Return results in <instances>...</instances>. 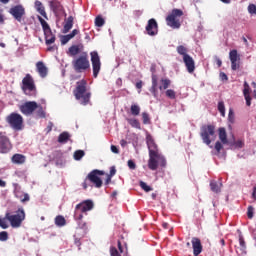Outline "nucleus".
I'll list each match as a JSON object with an SVG mask.
<instances>
[{"label":"nucleus","instance_id":"f257e3e1","mask_svg":"<svg viewBox=\"0 0 256 256\" xmlns=\"http://www.w3.org/2000/svg\"><path fill=\"white\" fill-rule=\"evenodd\" d=\"M146 143L149 151L148 169H150V171H157L159 165L160 167H165V165H167V160H165V157L159 153V148L157 147L153 136L147 135Z\"/></svg>","mask_w":256,"mask_h":256},{"label":"nucleus","instance_id":"f03ea898","mask_svg":"<svg viewBox=\"0 0 256 256\" xmlns=\"http://www.w3.org/2000/svg\"><path fill=\"white\" fill-rule=\"evenodd\" d=\"M94 207L92 200H84L75 206L74 219L78 222L80 229H87V223L83 222V214L87 215V212L92 211Z\"/></svg>","mask_w":256,"mask_h":256},{"label":"nucleus","instance_id":"7ed1b4c3","mask_svg":"<svg viewBox=\"0 0 256 256\" xmlns=\"http://www.w3.org/2000/svg\"><path fill=\"white\" fill-rule=\"evenodd\" d=\"M105 175V171L103 170H92L84 179L82 183V187L84 191H87L89 187H95L96 189H101L103 187V180L101 176Z\"/></svg>","mask_w":256,"mask_h":256},{"label":"nucleus","instance_id":"20e7f679","mask_svg":"<svg viewBox=\"0 0 256 256\" xmlns=\"http://www.w3.org/2000/svg\"><path fill=\"white\" fill-rule=\"evenodd\" d=\"M73 95L81 105H89L91 101V92L87 91V80L82 79L76 82V88L73 90Z\"/></svg>","mask_w":256,"mask_h":256},{"label":"nucleus","instance_id":"39448f33","mask_svg":"<svg viewBox=\"0 0 256 256\" xmlns=\"http://www.w3.org/2000/svg\"><path fill=\"white\" fill-rule=\"evenodd\" d=\"M73 69L76 73H85L88 69H91V63L89 62V56L87 53L76 57L72 61Z\"/></svg>","mask_w":256,"mask_h":256},{"label":"nucleus","instance_id":"423d86ee","mask_svg":"<svg viewBox=\"0 0 256 256\" xmlns=\"http://www.w3.org/2000/svg\"><path fill=\"white\" fill-rule=\"evenodd\" d=\"M200 137L205 145H211L215 141L217 135L215 134V125L204 124L200 127Z\"/></svg>","mask_w":256,"mask_h":256},{"label":"nucleus","instance_id":"0eeeda50","mask_svg":"<svg viewBox=\"0 0 256 256\" xmlns=\"http://www.w3.org/2000/svg\"><path fill=\"white\" fill-rule=\"evenodd\" d=\"M5 219L9 221L13 229H19L23 224V221H25V210H23V208H19L15 214L8 212L5 214Z\"/></svg>","mask_w":256,"mask_h":256},{"label":"nucleus","instance_id":"6e6552de","mask_svg":"<svg viewBox=\"0 0 256 256\" xmlns=\"http://www.w3.org/2000/svg\"><path fill=\"white\" fill-rule=\"evenodd\" d=\"M22 91L28 97H35V95H37V86L31 74H26L22 79Z\"/></svg>","mask_w":256,"mask_h":256},{"label":"nucleus","instance_id":"1a4fd4ad","mask_svg":"<svg viewBox=\"0 0 256 256\" xmlns=\"http://www.w3.org/2000/svg\"><path fill=\"white\" fill-rule=\"evenodd\" d=\"M177 17H183V10L173 9L172 12L166 17V23L168 27L172 29H179L181 27V22Z\"/></svg>","mask_w":256,"mask_h":256},{"label":"nucleus","instance_id":"9d476101","mask_svg":"<svg viewBox=\"0 0 256 256\" xmlns=\"http://www.w3.org/2000/svg\"><path fill=\"white\" fill-rule=\"evenodd\" d=\"M6 121L14 131H22L23 116H21V114L12 112L7 116Z\"/></svg>","mask_w":256,"mask_h":256},{"label":"nucleus","instance_id":"9b49d317","mask_svg":"<svg viewBox=\"0 0 256 256\" xmlns=\"http://www.w3.org/2000/svg\"><path fill=\"white\" fill-rule=\"evenodd\" d=\"M90 61L92 64L93 78L97 79L99 77V73H101V57H99L98 51L90 52Z\"/></svg>","mask_w":256,"mask_h":256},{"label":"nucleus","instance_id":"f8f14e48","mask_svg":"<svg viewBox=\"0 0 256 256\" xmlns=\"http://www.w3.org/2000/svg\"><path fill=\"white\" fill-rule=\"evenodd\" d=\"M37 107H39V104H37V102L28 101L20 105L19 109L23 115L29 116V115H33V113L37 111Z\"/></svg>","mask_w":256,"mask_h":256},{"label":"nucleus","instance_id":"ddd939ff","mask_svg":"<svg viewBox=\"0 0 256 256\" xmlns=\"http://www.w3.org/2000/svg\"><path fill=\"white\" fill-rule=\"evenodd\" d=\"M13 146L11 145V140L5 135V133L0 132V153H9Z\"/></svg>","mask_w":256,"mask_h":256},{"label":"nucleus","instance_id":"4468645a","mask_svg":"<svg viewBox=\"0 0 256 256\" xmlns=\"http://www.w3.org/2000/svg\"><path fill=\"white\" fill-rule=\"evenodd\" d=\"M9 13L16 19V21L21 23L23 16L25 15V8L22 5H16L10 8Z\"/></svg>","mask_w":256,"mask_h":256},{"label":"nucleus","instance_id":"2eb2a0df","mask_svg":"<svg viewBox=\"0 0 256 256\" xmlns=\"http://www.w3.org/2000/svg\"><path fill=\"white\" fill-rule=\"evenodd\" d=\"M146 33L150 37H155L157 33H159V24H157V20L155 18H151L148 20L146 25Z\"/></svg>","mask_w":256,"mask_h":256},{"label":"nucleus","instance_id":"dca6fc26","mask_svg":"<svg viewBox=\"0 0 256 256\" xmlns=\"http://www.w3.org/2000/svg\"><path fill=\"white\" fill-rule=\"evenodd\" d=\"M229 59L231 61V69L232 71H237V69H239L240 65H239V54L237 53V50H231L229 52Z\"/></svg>","mask_w":256,"mask_h":256},{"label":"nucleus","instance_id":"f3484780","mask_svg":"<svg viewBox=\"0 0 256 256\" xmlns=\"http://www.w3.org/2000/svg\"><path fill=\"white\" fill-rule=\"evenodd\" d=\"M192 247L194 256L201 255L203 251V245H201V240L197 237L192 238Z\"/></svg>","mask_w":256,"mask_h":256},{"label":"nucleus","instance_id":"a211bd4d","mask_svg":"<svg viewBox=\"0 0 256 256\" xmlns=\"http://www.w3.org/2000/svg\"><path fill=\"white\" fill-rule=\"evenodd\" d=\"M183 62L186 66L188 73H194L195 71V60L190 55L183 58Z\"/></svg>","mask_w":256,"mask_h":256},{"label":"nucleus","instance_id":"6ab92c4d","mask_svg":"<svg viewBox=\"0 0 256 256\" xmlns=\"http://www.w3.org/2000/svg\"><path fill=\"white\" fill-rule=\"evenodd\" d=\"M81 51H83L82 44L72 45L68 48L67 55L69 57H77V55H79V53H81Z\"/></svg>","mask_w":256,"mask_h":256},{"label":"nucleus","instance_id":"aec40b11","mask_svg":"<svg viewBox=\"0 0 256 256\" xmlns=\"http://www.w3.org/2000/svg\"><path fill=\"white\" fill-rule=\"evenodd\" d=\"M49 5L51 11H53L55 15L63 13V5H61V2H59L58 0L49 1Z\"/></svg>","mask_w":256,"mask_h":256},{"label":"nucleus","instance_id":"412c9836","mask_svg":"<svg viewBox=\"0 0 256 256\" xmlns=\"http://www.w3.org/2000/svg\"><path fill=\"white\" fill-rule=\"evenodd\" d=\"M36 69L42 79H45V77H47L48 70L47 66H45V63H43L42 61L37 62Z\"/></svg>","mask_w":256,"mask_h":256},{"label":"nucleus","instance_id":"4be33fe9","mask_svg":"<svg viewBox=\"0 0 256 256\" xmlns=\"http://www.w3.org/2000/svg\"><path fill=\"white\" fill-rule=\"evenodd\" d=\"M157 85H158L157 75L153 74L152 75V86L149 89V91H150V93H152L154 99H157V97H159V91L157 90Z\"/></svg>","mask_w":256,"mask_h":256},{"label":"nucleus","instance_id":"5701e85b","mask_svg":"<svg viewBox=\"0 0 256 256\" xmlns=\"http://www.w3.org/2000/svg\"><path fill=\"white\" fill-rule=\"evenodd\" d=\"M35 9L42 17H44V19H47V12L45 11V6H43L41 1H35Z\"/></svg>","mask_w":256,"mask_h":256},{"label":"nucleus","instance_id":"b1692460","mask_svg":"<svg viewBox=\"0 0 256 256\" xmlns=\"http://www.w3.org/2000/svg\"><path fill=\"white\" fill-rule=\"evenodd\" d=\"M218 137L223 145L229 144V140L227 139V130H225V128L218 129Z\"/></svg>","mask_w":256,"mask_h":256},{"label":"nucleus","instance_id":"393cba45","mask_svg":"<svg viewBox=\"0 0 256 256\" xmlns=\"http://www.w3.org/2000/svg\"><path fill=\"white\" fill-rule=\"evenodd\" d=\"M26 157L23 154H14L11 158L12 163L15 165H23L26 161Z\"/></svg>","mask_w":256,"mask_h":256},{"label":"nucleus","instance_id":"a878e982","mask_svg":"<svg viewBox=\"0 0 256 256\" xmlns=\"http://www.w3.org/2000/svg\"><path fill=\"white\" fill-rule=\"evenodd\" d=\"M44 35L46 45H53V43H55L56 37L51 30H48V32H44Z\"/></svg>","mask_w":256,"mask_h":256},{"label":"nucleus","instance_id":"bb28decb","mask_svg":"<svg viewBox=\"0 0 256 256\" xmlns=\"http://www.w3.org/2000/svg\"><path fill=\"white\" fill-rule=\"evenodd\" d=\"M73 21H74L73 16H69L66 19V22L63 27V33H69V31H71V29H73Z\"/></svg>","mask_w":256,"mask_h":256},{"label":"nucleus","instance_id":"cd10ccee","mask_svg":"<svg viewBox=\"0 0 256 256\" xmlns=\"http://www.w3.org/2000/svg\"><path fill=\"white\" fill-rule=\"evenodd\" d=\"M160 86L158 87V89L160 91H165L167 89H169V87H171V80L169 78H162L160 80Z\"/></svg>","mask_w":256,"mask_h":256},{"label":"nucleus","instance_id":"c85d7f7f","mask_svg":"<svg viewBox=\"0 0 256 256\" xmlns=\"http://www.w3.org/2000/svg\"><path fill=\"white\" fill-rule=\"evenodd\" d=\"M221 187H223V183H217V181L210 182V189L213 193H221Z\"/></svg>","mask_w":256,"mask_h":256},{"label":"nucleus","instance_id":"c756f323","mask_svg":"<svg viewBox=\"0 0 256 256\" xmlns=\"http://www.w3.org/2000/svg\"><path fill=\"white\" fill-rule=\"evenodd\" d=\"M55 225L57 227H65V225H67V220H65V217L62 215H58L55 218Z\"/></svg>","mask_w":256,"mask_h":256},{"label":"nucleus","instance_id":"7c9ffc66","mask_svg":"<svg viewBox=\"0 0 256 256\" xmlns=\"http://www.w3.org/2000/svg\"><path fill=\"white\" fill-rule=\"evenodd\" d=\"M126 121L129 123V125H131V127H134V129H141V123L139 120L135 118H127Z\"/></svg>","mask_w":256,"mask_h":256},{"label":"nucleus","instance_id":"2f4dec72","mask_svg":"<svg viewBox=\"0 0 256 256\" xmlns=\"http://www.w3.org/2000/svg\"><path fill=\"white\" fill-rule=\"evenodd\" d=\"M176 51L178 55H182L183 59H185V56H189V54H187L189 50L184 45L177 46Z\"/></svg>","mask_w":256,"mask_h":256},{"label":"nucleus","instance_id":"473e14b6","mask_svg":"<svg viewBox=\"0 0 256 256\" xmlns=\"http://www.w3.org/2000/svg\"><path fill=\"white\" fill-rule=\"evenodd\" d=\"M38 21L40 22V25H42V29H43L44 33L51 31V27L49 26L47 21H45V19H43L41 16H38Z\"/></svg>","mask_w":256,"mask_h":256},{"label":"nucleus","instance_id":"72a5a7b5","mask_svg":"<svg viewBox=\"0 0 256 256\" xmlns=\"http://www.w3.org/2000/svg\"><path fill=\"white\" fill-rule=\"evenodd\" d=\"M130 113L131 115H133V117L139 116V114L141 113V107H139V105L137 104H132L130 107Z\"/></svg>","mask_w":256,"mask_h":256},{"label":"nucleus","instance_id":"f704fd0d","mask_svg":"<svg viewBox=\"0 0 256 256\" xmlns=\"http://www.w3.org/2000/svg\"><path fill=\"white\" fill-rule=\"evenodd\" d=\"M70 137L69 132H62L58 137V143H67Z\"/></svg>","mask_w":256,"mask_h":256},{"label":"nucleus","instance_id":"c9c22d12","mask_svg":"<svg viewBox=\"0 0 256 256\" xmlns=\"http://www.w3.org/2000/svg\"><path fill=\"white\" fill-rule=\"evenodd\" d=\"M15 195L17 199H20L21 203H27L30 200L29 194L27 193L21 194V192H16Z\"/></svg>","mask_w":256,"mask_h":256},{"label":"nucleus","instance_id":"e433bc0d","mask_svg":"<svg viewBox=\"0 0 256 256\" xmlns=\"http://www.w3.org/2000/svg\"><path fill=\"white\" fill-rule=\"evenodd\" d=\"M36 110H37L36 111L37 117H40V119H45L46 114H45V110H43V106L38 105Z\"/></svg>","mask_w":256,"mask_h":256},{"label":"nucleus","instance_id":"4c0bfd02","mask_svg":"<svg viewBox=\"0 0 256 256\" xmlns=\"http://www.w3.org/2000/svg\"><path fill=\"white\" fill-rule=\"evenodd\" d=\"M83 157H85V151L77 150L74 152V159L76 161H81V159H83Z\"/></svg>","mask_w":256,"mask_h":256},{"label":"nucleus","instance_id":"58836bf2","mask_svg":"<svg viewBox=\"0 0 256 256\" xmlns=\"http://www.w3.org/2000/svg\"><path fill=\"white\" fill-rule=\"evenodd\" d=\"M165 95L168 99H177V92L173 89L166 90Z\"/></svg>","mask_w":256,"mask_h":256},{"label":"nucleus","instance_id":"ea45409f","mask_svg":"<svg viewBox=\"0 0 256 256\" xmlns=\"http://www.w3.org/2000/svg\"><path fill=\"white\" fill-rule=\"evenodd\" d=\"M142 121L144 125H151V118L147 112L142 113Z\"/></svg>","mask_w":256,"mask_h":256},{"label":"nucleus","instance_id":"a19ab883","mask_svg":"<svg viewBox=\"0 0 256 256\" xmlns=\"http://www.w3.org/2000/svg\"><path fill=\"white\" fill-rule=\"evenodd\" d=\"M95 25L96 27H103V25H105V19L101 16H97L95 19Z\"/></svg>","mask_w":256,"mask_h":256},{"label":"nucleus","instance_id":"79ce46f5","mask_svg":"<svg viewBox=\"0 0 256 256\" xmlns=\"http://www.w3.org/2000/svg\"><path fill=\"white\" fill-rule=\"evenodd\" d=\"M71 36L68 34V35H63L60 37V41H61V45H67V43H69V41H71Z\"/></svg>","mask_w":256,"mask_h":256},{"label":"nucleus","instance_id":"37998d69","mask_svg":"<svg viewBox=\"0 0 256 256\" xmlns=\"http://www.w3.org/2000/svg\"><path fill=\"white\" fill-rule=\"evenodd\" d=\"M140 187L145 191L146 193H149V191H153V188L151 186L147 185V183L140 181Z\"/></svg>","mask_w":256,"mask_h":256},{"label":"nucleus","instance_id":"c03bdc74","mask_svg":"<svg viewBox=\"0 0 256 256\" xmlns=\"http://www.w3.org/2000/svg\"><path fill=\"white\" fill-rule=\"evenodd\" d=\"M218 111L221 113L222 117H225V103L223 102L218 103Z\"/></svg>","mask_w":256,"mask_h":256},{"label":"nucleus","instance_id":"a18cd8bd","mask_svg":"<svg viewBox=\"0 0 256 256\" xmlns=\"http://www.w3.org/2000/svg\"><path fill=\"white\" fill-rule=\"evenodd\" d=\"M1 229H9V224H7V218H0Z\"/></svg>","mask_w":256,"mask_h":256},{"label":"nucleus","instance_id":"49530a36","mask_svg":"<svg viewBox=\"0 0 256 256\" xmlns=\"http://www.w3.org/2000/svg\"><path fill=\"white\" fill-rule=\"evenodd\" d=\"M228 121L230 123H235V112H233V109H229V113H228Z\"/></svg>","mask_w":256,"mask_h":256},{"label":"nucleus","instance_id":"de8ad7c7","mask_svg":"<svg viewBox=\"0 0 256 256\" xmlns=\"http://www.w3.org/2000/svg\"><path fill=\"white\" fill-rule=\"evenodd\" d=\"M251 91V88L249 87V83L247 81L244 82V90H243V95L248 96Z\"/></svg>","mask_w":256,"mask_h":256},{"label":"nucleus","instance_id":"09e8293b","mask_svg":"<svg viewBox=\"0 0 256 256\" xmlns=\"http://www.w3.org/2000/svg\"><path fill=\"white\" fill-rule=\"evenodd\" d=\"M110 255L111 256H121V254L119 253V250H117V248L115 246L110 247Z\"/></svg>","mask_w":256,"mask_h":256},{"label":"nucleus","instance_id":"8fccbe9b","mask_svg":"<svg viewBox=\"0 0 256 256\" xmlns=\"http://www.w3.org/2000/svg\"><path fill=\"white\" fill-rule=\"evenodd\" d=\"M9 239V233L7 231L0 232V241H7Z\"/></svg>","mask_w":256,"mask_h":256},{"label":"nucleus","instance_id":"3c124183","mask_svg":"<svg viewBox=\"0 0 256 256\" xmlns=\"http://www.w3.org/2000/svg\"><path fill=\"white\" fill-rule=\"evenodd\" d=\"M248 12L250 13V15H256V6H255V4H250L248 6Z\"/></svg>","mask_w":256,"mask_h":256},{"label":"nucleus","instance_id":"603ef678","mask_svg":"<svg viewBox=\"0 0 256 256\" xmlns=\"http://www.w3.org/2000/svg\"><path fill=\"white\" fill-rule=\"evenodd\" d=\"M254 211H255V208H253V206H248V209H247V217H248V219H251L253 217Z\"/></svg>","mask_w":256,"mask_h":256},{"label":"nucleus","instance_id":"864d4df0","mask_svg":"<svg viewBox=\"0 0 256 256\" xmlns=\"http://www.w3.org/2000/svg\"><path fill=\"white\" fill-rule=\"evenodd\" d=\"M222 142L217 141L215 143V150L217 151V153H221V149H223V144H221Z\"/></svg>","mask_w":256,"mask_h":256},{"label":"nucleus","instance_id":"5fc2aeb1","mask_svg":"<svg viewBox=\"0 0 256 256\" xmlns=\"http://www.w3.org/2000/svg\"><path fill=\"white\" fill-rule=\"evenodd\" d=\"M128 167L129 169L135 170L137 169V164L133 160H128Z\"/></svg>","mask_w":256,"mask_h":256},{"label":"nucleus","instance_id":"6e6d98bb","mask_svg":"<svg viewBox=\"0 0 256 256\" xmlns=\"http://www.w3.org/2000/svg\"><path fill=\"white\" fill-rule=\"evenodd\" d=\"M219 77L221 81H229V77L227 76V74H225V72H220Z\"/></svg>","mask_w":256,"mask_h":256},{"label":"nucleus","instance_id":"4d7b16f0","mask_svg":"<svg viewBox=\"0 0 256 256\" xmlns=\"http://www.w3.org/2000/svg\"><path fill=\"white\" fill-rule=\"evenodd\" d=\"M117 173V169H115V166H112L110 168V173L108 174L110 177H114V175Z\"/></svg>","mask_w":256,"mask_h":256},{"label":"nucleus","instance_id":"13d9d810","mask_svg":"<svg viewBox=\"0 0 256 256\" xmlns=\"http://www.w3.org/2000/svg\"><path fill=\"white\" fill-rule=\"evenodd\" d=\"M245 97V101H246V105L247 107H251V96H244Z\"/></svg>","mask_w":256,"mask_h":256},{"label":"nucleus","instance_id":"bf43d9fd","mask_svg":"<svg viewBox=\"0 0 256 256\" xmlns=\"http://www.w3.org/2000/svg\"><path fill=\"white\" fill-rule=\"evenodd\" d=\"M239 243L240 247H242V249H245V239H243V236L239 237Z\"/></svg>","mask_w":256,"mask_h":256},{"label":"nucleus","instance_id":"052dcab7","mask_svg":"<svg viewBox=\"0 0 256 256\" xmlns=\"http://www.w3.org/2000/svg\"><path fill=\"white\" fill-rule=\"evenodd\" d=\"M47 133H51L53 131V122H49L48 126L46 127Z\"/></svg>","mask_w":256,"mask_h":256},{"label":"nucleus","instance_id":"680f3d73","mask_svg":"<svg viewBox=\"0 0 256 256\" xmlns=\"http://www.w3.org/2000/svg\"><path fill=\"white\" fill-rule=\"evenodd\" d=\"M111 151H112V153H115L116 155H118L119 148H117V146H115V145H111Z\"/></svg>","mask_w":256,"mask_h":256},{"label":"nucleus","instance_id":"e2e57ef3","mask_svg":"<svg viewBox=\"0 0 256 256\" xmlns=\"http://www.w3.org/2000/svg\"><path fill=\"white\" fill-rule=\"evenodd\" d=\"M235 147H237L238 149L243 148V141L238 140L235 142Z\"/></svg>","mask_w":256,"mask_h":256},{"label":"nucleus","instance_id":"0e129e2a","mask_svg":"<svg viewBox=\"0 0 256 256\" xmlns=\"http://www.w3.org/2000/svg\"><path fill=\"white\" fill-rule=\"evenodd\" d=\"M72 39L73 37H75L76 35H79V30L74 29L70 34H68Z\"/></svg>","mask_w":256,"mask_h":256},{"label":"nucleus","instance_id":"69168bd1","mask_svg":"<svg viewBox=\"0 0 256 256\" xmlns=\"http://www.w3.org/2000/svg\"><path fill=\"white\" fill-rule=\"evenodd\" d=\"M215 61H216V65L218 66V67H221V65H223V61H221V58H219V57H215Z\"/></svg>","mask_w":256,"mask_h":256},{"label":"nucleus","instance_id":"338daca9","mask_svg":"<svg viewBox=\"0 0 256 256\" xmlns=\"http://www.w3.org/2000/svg\"><path fill=\"white\" fill-rule=\"evenodd\" d=\"M117 245H118L119 252L123 253V246L121 245V240H118Z\"/></svg>","mask_w":256,"mask_h":256},{"label":"nucleus","instance_id":"774afa93","mask_svg":"<svg viewBox=\"0 0 256 256\" xmlns=\"http://www.w3.org/2000/svg\"><path fill=\"white\" fill-rule=\"evenodd\" d=\"M252 199L256 201V186L253 187Z\"/></svg>","mask_w":256,"mask_h":256}]
</instances>
